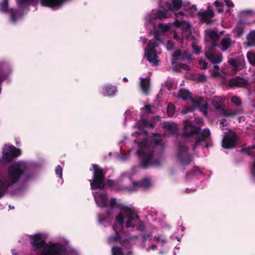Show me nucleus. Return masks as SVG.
<instances>
[{
    "label": "nucleus",
    "mask_w": 255,
    "mask_h": 255,
    "mask_svg": "<svg viewBox=\"0 0 255 255\" xmlns=\"http://www.w3.org/2000/svg\"><path fill=\"white\" fill-rule=\"evenodd\" d=\"M28 166L23 161H18L10 165L7 169V179L0 178L1 187L5 192L7 188L17 183L21 176L27 171Z\"/></svg>",
    "instance_id": "nucleus-1"
},
{
    "label": "nucleus",
    "mask_w": 255,
    "mask_h": 255,
    "mask_svg": "<svg viewBox=\"0 0 255 255\" xmlns=\"http://www.w3.org/2000/svg\"><path fill=\"white\" fill-rule=\"evenodd\" d=\"M138 146L139 149L136 151V154L140 158V167L146 169L151 165L159 166L160 164L158 159L154 158V150L148 146L147 138L139 142Z\"/></svg>",
    "instance_id": "nucleus-2"
},
{
    "label": "nucleus",
    "mask_w": 255,
    "mask_h": 255,
    "mask_svg": "<svg viewBox=\"0 0 255 255\" xmlns=\"http://www.w3.org/2000/svg\"><path fill=\"white\" fill-rule=\"evenodd\" d=\"M32 240L30 243L33 251L43 249L41 255H60L63 252V248L59 244H54L48 246L45 241L42 239L40 234H37L30 237Z\"/></svg>",
    "instance_id": "nucleus-3"
},
{
    "label": "nucleus",
    "mask_w": 255,
    "mask_h": 255,
    "mask_svg": "<svg viewBox=\"0 0 255 255\" xmlns=\"http://www.w3.org/2000/svg\"><path fill=\"white\" fill-rule=\"evenodd\" d=\"M92 167L93 177V179L90 180L91 189H104L106 187V172L97 164H93Z\"/></svg>",
    "instance_id": "nucleus-4"
},
{
    "label": "nucleus",
    "mask_w": 255,
    "mask_h": 255,
    "mask_svg": "<svg viewBox=\"0 0 255 255\" xmlns=\"http://www.w3.org/2000/svg\"><path fill=\"white\" fill-rule=\"evenodd\" d=\"M212 104L215 109L218 111L219 113L223 117L233 118L243 113V110L242 108L226 110L224 105H222L217 100L212 101Z\"/></svg>",
    "instance_id": "nucleus-5"
},
{
    "label": "nucleus",
    "mask_w": 255,
    "mask_h": 255,
    "mask_svg": "<svg viewBox=\"0 0 255 255\" xmlns=\"http://www.w3.org/2000/svg\"><path fill=\"white\" fill-rule=\"evenodd\" d=\"M183 125L181 135L184 138L190 137L192 135H195L197 137L201 132L200 127L194 125L189 120L183 121Z\"/></svg>",
    "instance_id": "nucleus-6"
},
{
    "label": "nucleus",
    "mask_w": 255,
    "mask_h": 255,
    "mask_svg": "<svg viewBox=\"0 0 255 255\" xmlns=\"http://www.w3.org/2000/svg\"><path fill=\"white\" fill-rule=\"evenodd\" d=\"M177 157L180 162L184 165L190 164L192 159V157L188 153V147L182 144H179Z\"/></svg>",
    "instance_id": "nucleus-7"
},
{
    "label": "nucleus",
    "mask_w": 255,
    "mask_h": 255,
    "mask_svg": "<svg viewBox=\"0 0 255 255\" xmlns=\"http://www.w3.org/2000/svg\"><path fill=\"white\" fill-rule=\"evenodd\" d=\"M238 136L234 132L226 134L222 139V146L225 149H231L234 147L237 142Z\"/></svg>",
    "instance_id": "nucleus-8"
},
{
    "label": "nucleus",
    "mask_w": 255,
    "mask_h": 255,
    "mask_svg": "<svg viewBox=\"0 0 255 255\" xmlns=\"http://www.w3.org/2000/svg\"><path fill=\"white\" fill-rule=\"evenodd\" d=\"M21 154L20 149L11 145L5 148L3 151V159L5 162H9L13 158L17 157Z\"/></svg>",
    "instance_id": "nucleus-9"
},
{
    "label": "nucleus",
    "mask_w": 255,
    "mask_h": 255,
    "mask_svg": "<svg viewBox=\"0 0 255 255\" xmlns=\"http://www.w3.org/2000/svg\"><path fill=\"white\" fill-rule=\"evenodd\" d=\"M210 135L211 132L208 128H205L201 131L200 135H197L195 138V143L192 147L193 150L195 151L201 142H205L207 138L209 137Z\"/></svg>",
    "instance_id": "nucleus-10"
},
{
    "label": "nucleus",
    "mask_w": 255,
    "mask_h": 255,
    "mask_svg": "<svg viewBox=\"0 0 255 255\" xmlns=\"http://www.w3.org/2000/svg\"><path fill=\"white\" fill-rule=\"evenodd\" d=\"M206 57L213 64H218L223 61V56L221 53H214L211 50H208L205 53Z\"/></svg>",
    "instance_id": "nucleus-11"
},
{
    "label": "nucleus",
    "mask_w": 255,
    "mask_h": 255,
    "mask_svg": "<svg viewBox=\"0 0 255 255\" xmlns=\"http://www.w3.org/2000/svg\"><path fill=\"white\" fill-rule=\"evenodd\" d=\"M144 55L147 60L151 63L153 66H157L158 65L159 60L157 59V51L156 50L146 49Z\"/></svg>",
    "instance_id": "nucleus-12"
},
{
    "label": "nucleus",
    "mask_w": 255,
    "mask_h": 255,
    "mask_svg": "<svg viewBox=\"0 0 255 255\" xmlns=\"http://www.w3.org/2000/svg\"><path fill=\"white\" fill-rule=\"evenodd\" d=\"M248 80L238 76L230 80L229 86L231 88L233 87H244L248 85Z\"/></svg>",
    "instance_id": "nucleus-13"
},
{
    "label": "nucleus",
    "mask_w": 255,
    "mask_h": 255,
    "mask_svg": "<svg viewBox=\"0 0 255 255\" xmlns=\"http://www.w3.org/2000/svg\"><path fill=\"white\" fill-rule=\"evenodd\" d=\"M117 207L120 208L123 212L126 214V216L130 220H135L139 218V216L134 213V211L128 207L123 206L122 204H119L117 205Z\"/></svg>",
    "instance_id": "nucleus-14"
},
{
    "label": "nucleus",
    "mask_w": 255,
    "mask_h": 255,
    "mask_svg": "<svg viewBox=\"0 0 255 255\" xmlns=\"http://www.w3.org/2000/svg\"><path fill=\"white\" fill-rule=\"evenodd\" d=\"M175 22L177 27H181L182 28V32L183 34L186 33L188 37L191 35V25L190 23H188L184 20L180 21L178 20H176Z\"/></svg>",
    "instance_id": "nucleus-15"
},
{
    "label": "nucleus",
    "mask_w": 255,
    "mask_h": 255,
    "mask_svg": "<svg viewBox=\"0 0 255 255\" xmlns=\"http://www.w3.org/2000/svg\"><path fill=\"white\" fill-rule=\"evenodd\" d=\"M97 205L101 207H107V194L106 193H100L97 195L94 196Z\"/></svg>",
    "instance_id": "nucleus-16"
},
{
    "label": "nucleus",
    "mask_w": 255,
    "mask_h": 255,
    "mask_svg": "<svg viewBox=\"0 0 255 255\" xmlns=\"http://www.w3.org/2000/svg\"><path fill=\"white\" fill-rule=\"evenodd\" d=\"M198 14L201 17L203 22L210 23L212 22V18L214 16V12L213 10L210 9L203 12H199Z\"/></svg>",
    "instance_id": "nucleus-17"
},
{
    "label": "nucleus",
    "mask_w": 255,
    "mask_h": 255,
    "mask_svg": "<svg viewBox=\"0 0 255 255\" xmlns=\"http://www.w3.org/2000/svg\"><path fill=\"white\" fill-rule=\"evenodd\" d=\"M64 2V0H40L41 5L52 8L59 6Z\"/></svg>",
    "instance_id": "nucleus-18"
},
{
    "label": "nucleus",
    "mask_w": 255,
    "mask_h": 255,
    "mask_svg": "<svg viewBox=\"0 0 255 255\" xmlns=\"http://www.w3.org/2000/svg\"><path fill=\"white\" fill-rule=\"evenodd\" d=\"M228 63L235 70H240L241 69V67L244 65V60L242 59L231 58L229 59Z\"/></svg>",
    "instance_id": "nucleus-19"
},
{
    "label": "nucleus",
    "mask_w": 255,
    "mask_h": 255,
    "mask_svg": "<svg viewBox=\"0 0 255 255\" xmlns=\"http://www.w3.org/2000/svg\"><path fill=\"white\" fill-rule=\"evenodd\" d=\"M103 89L104 90L103 95L108 97L115 95L117 90L116 87L111 85H107L104 86Z\"/></svg>",
    "instance_id": "nucleus-20"
},
{
    "label": "nucleus",
    "mask_w": 255,
    "mask_h": 255,
    "mask_svg": "<svg viewBox=\"0 0 255 255\" xmlns=\"http://www.w3.org/2000/svg\"><path fill=\"white\" fill-rule=\"evenodd\" d=\"M133 187L132 190H135L133 189L135 187H139L142 188H148L150 185V181L148 178H144L141 181H133L132 182Z\"/></svg>",
    "instance_id": "nucleus-21"
},
{
    "label": "nucleus",
    "mask_w": 255,
    "mask_h": 255,
    "mask_svg": "<svg viewBox=\"0 0 255 255\" xmlns=\"http://www.w3.org/2000/svg\"><path fill=\"white\" fill-rule=\"evenodd\" d=\"M113 229H114V230L115 231L116 234H115V235L110 236L109 238V242L110 243H116V242H119L121 245H123V244H124V241L121 240V236L120 235L119 232H118L116 230V226H115V225H114L113 226Z\"/></svg>",
    "instance_id": "nucleus-22"
},
{
    "label": "nucleus",
    "mask_w": 255,
    "mask_h": 255,
    "mask_svg": "<svg viewBox=\"0 0 255 255\" xmlns=\"http://www.w3.org/2000/svg\"><path fill=\"white\" fill-rule=\"evenodd\" d=\"M177 96L183 100H190L192 97L191 93L185 89H180L178 92Z\"/></svg>",
    "instance_id": "nucleus-23"
},
{
    "label": "nucleus",
    "mask_w": 255,
    "mask_h": 255,
    "mask_svg": "<svg viewBox=\"0 0 255 255\" xmlns=\"http://www.w3.org/2000/svg\"><path fill=\"white\" fill-rule=\"evenodd\" d=\"M136 126L139 129L143 130L145 127L153 128L154 125L153 123H150L148 121L145 119H142L137 123Z\"/></svg>",
    "instance_id": "nucleus-24"
},
{
    "label": "nucleus",
    "mask_w": 255,
    "mask_h": 255,
    "mask_svg": "<svg viewBox=\"0 0 255 255\" xmlns=\"http://www.w3.org/2000/svg\"><path fill=\"white\" fill-rule=\"evenodd\" d=\"M140 86L142 92L145 94H147L149 92L150 87V81L146 78H141L140 81Z\"/></svg>",
    "instance_id": "nucleus-25"
},
{
    "label": "nucleus",
    "mask_w": 255,
    "mask_h": 255,
    "mask_svg": "<svg viewBox=\"0 0 255 255\" xmlns=\"http://www.w3.org/2000/svg\"><path fill=\"white\" fill-rule=\"evenodd\" d=\"M163 128L165 130L168 131L169 133L172 135L175 134L178 130L176 126L169 123H164Z\"/></svg>",
    "instance_id": "nucleus-26"
},
{
    "label": "nucleus",
    "mask_w": 255,
    "mask_h": 255,
    "mask_svg": "<svg viewBox=\"0 0 255 255\" xmlns=\"http://www.w3.org/2000/svg\"><path fill=\"white\" fill-rule=\"evenodd\" d=\"M168 10L163 7H160L159 9L156 12L158 19L162 20L167 17Z\"/></svg>",
    "instance_id": "nucleus-27"
},
{
    "label": "nucleus",
    "mask_w": 255,
    "mask_h": 255,
    "mask_svg": "<svg viewBox=\"0 0 255 255\" xmlns=\"http://www.w3.org/2000/svg\"><path fill=\"white\" fill-rule=\"evenodd\" d=\"M222 46L221 50L223 51H226L231 45V40L229 38H224L221 41Z\"/></svg>",
    "instance_id": "nucleus-28"
},
{
    "label": "nucleus",
    "mask_w": 255,
    "mask_h": 255,
    "mask_svg": "<svg viewBox=\"0 0 255 255\" xmlns=\"http://www.w3.org/2000/svg\"><path fill=\"white\" fill-rule=\"evenodd\" d=\"M112 255H124L123 249L120 247H114L112 249ZM127 255H133L131 251H129L127 253Z\"/></svg>",
    "instance_id": "nucleus-29"
},
{
    "label": "nucleus",
    "mask_w": 255,
    "mask_h": 255,
    "mask_svg": "<svg viewBox=\"0 0 255 255\" xmlns=\"http://www.w3.org/2000/svg\"><path fill=\"white\" fill-rule=\"evenodd\" d=\"M247 39L248 41L249 46L255 45V30H252L247 35Z\"/></svg>",
    "instance_id": "nucleus-30"
},
{
    "label": "nucleus",
    "mask_w": 255,
    "mask_h": 255,
    "mask_svg": "<svg viewBox=\"0 0 255 255\" xmlns=\"http://www.w3.org/2000/svg\"><path fill=\"white\" fill-rule=\"evenodd\" d=\"M245 25L243 21H240L235 29V31L236 32L238 37L241 36L244 32Z\"/></svg>",
    "instance_id": "nucleus-31"
},
{
    "label": "nucleus",
    "mask_w": 255,
    "mask_h": 255,
    "mask_svg": "<svg viewBox=\"0 0 255 255\" xmlns=\"http://www.w3.org/2000/svg\"><path fill=\"white\" fill-rule=\"evenodd\" d=\"M159 44V41L157 39H151L148 42L146 49L155 50V48L158 46Z\"/></svg>",
    "instance_id": "nucleus-32"
},
{
    "label": "nucleus",
    "mask_w": 255,
    "mask_h": 255,
    "mask_svg": "<svg viewBox=\"0 0 255 255\" xmlns=\"http://www.w3.org/2000/svg\"><path fill=\"white\" fill-rule=\"evenodd\" d=\"M157 19H158V17L156 16V13H150L148 14L145 17L146 22H148L151 24H154L155 21Z\"/></svg>",
    "instance_id": "nucleus-33"
},
{
    "label": "nucleus",
    "mask_w": 255,
    "mask_h": 255,
    "mask_svg": "<svg viewBox=\"0 0 255 255\" xmlns=\"http://www.w3.org/2000/svg\"><path fill=\"white\" fill-rule=\"evenodd\" d=\"M158 27L161 32H166L171 28L172 25L171 24H163L159 23L158 25Z\"/></svg>",
    "instance_id": "nucleus-34"
},
{
    "label": "nucleus",
    "mask_w": 255,
    "mask_h": 255,
    "mask_svg": "<svg viewBox=\"0 0 255 255\" xmlns=\"http://www.w3.org/2000/svg\"><path fill=\"white\" fill-rule=\"evenodd\" d=\"M8 0H2L1 2H0V11L1 12L6 13L8 11Z\"/></svg>",
    "instance_id": "nucleus-35"
},
{
    "label": "nucleus",
    "mask_w": 255,
    "mask_h": 255,
    "mask_svg": "<svg viewBox=\"0 0 255 255\" xmlns=\"http://www.w3.org/2000/svg\"><path fill=\"white\" fill-rule=\"evenodd\" d=\"M175 111V106L169 103L167 108V114L169 117H172Z\"/></svg>",
    "instance_id": "nucleus-36"
},
{
    "label": "nucleus",
    "mask_w": 255,
    "mask_h": 255,
    "mask_svg": "<svg viewBox=\"0 0 255 255\" xmlns=\"http://www.w3.org/2000/svg\"><path fill=\"white\" fill-rule=\"evenodd\" d=\"M209 37L213 40H218L219 39V34L216 33L215 31L212 30H209L207 33Z\"/></svg>",
    "instance_id": "nucleus-37"
},
{
    "label": "nucleus",
    "mask_w": 255,
    "mask_h": 255,
    "mask_svg": "<svg viewBox=\"0 0 255 255\" xmlns=\"http://www.w3.org/2000/svg\"><path fill=\"white\" fill-rule=\"evenodd\" d=\"M248 60L250 63L253 65H255V55L253 52H248L247 55Z\"/></svg>",
    "instance_id": "nucleus-38"
},
{
    "label": "nucleus",
    "mask_w": 255,
    "mask_h": 255,
    "mask_svg": "<svg viewBox=\"0 0 255 255\" xmlns=\"http://www.w3.org/2000/svg\"><path fill=\"white\" fill-rule=\"evenodd\" d=\"M190 100L192 103L195 105L196 107L200 108L201 107V102L203 101L202 97H199L198 99H195L191 97Z\"/></svg>",
    "instance_id": "nucleus-39"
},
{
    "label": "nucleus",
    "mask_w": 255,
    "mask_h": 255,
    "mask_svg": "<svg viewBox=\"0 0 255 255\" xmlns=\"http://www.w3.org/2000/svg\"><path fill=\"white\" fill-rule=\"evenodd\" d=\"M200 173V171L198 168L195 167L191 171L187 172L186 173V176L187 178H188L192 175H197Z\"/></svg>",
    "instance_id": "nucleus-40"
},
{
    "label": "nucleus",
    "mask_w": 255,
    "mask_h": 255,
    "mask_svg": "<svg viewBox=\"0 0 255 255\" xmlns=\"http://www.w3.org/2000/svg\"><path fill=\"white\" fill-rule=\"evenodd\" d=\"M231 102L237 106H240L242 104L241 99L237 96H234L232 97Z\"/></svg>",
    "instance_id": "nucleus-41"
},
{
    "label": "nucleus",
    "mask_w": 255,
    "mask_h": 255,
    "mask_svg": "<svg viewBox=\"0 0 255 255\" xmlns=\"http://www.w3.org/2000/svg\"><path fill=\"white\" fill-rule=\"evenodd\" d=\"M173 7L176 10L179 9L182 5V0H172Z\"/></svg>",
    "instance_id": "nucleus-42"
},
{
    "label": "nucleus",
    "mask_w": 255,
    "mask_h": 255,
    "mask_svg": "<svg viewBox=\"0 0 255 255\" xmlns=\"http://www.w3.org/2000/svg\"><path fill=\"white\" fill-rule=\"evenodd\" d=\"M255 148V145H253L251 146H249L243 150L245 151L247 154H248L249 155L251 156H254L255 155V154L254 152L252 151V149Z\"/></svg>",
    "instance_id": "nucleus-43"
},
{
    "label": "nucleus",
    "mask_w": 255,
    "mask_h": 255,
    "mask_svg": "<svg viewBox=\"0 0 255 255\" xmlns=\"http://www.w3.org/2000/svg\"><path fill=\"white\" fill-rule=\"evenodd\" d=\"M181 56V51L180 50H176L174 51L173 54V58H172V64L174 63L175 61L178 60L179 57Z\"/></svg>",
    "instance_id": "nucleus-44"
},
{
    "label": "nucleus",
    "mask_w": 255,
    "mask_h": 255,
    "mask_svg": "<svg viewBox=\"0 0 255 255\" xmlns=\"http://www.w3.org/2000/svg\"><path fill=\"white\" fill-rule=\"evenodd\" d=\"M116 222L121 226H123L124 223V218L122 214H119L116 218Z\"/></svg>",
    "instance_id": "nucleus-45"
},
{
    "label": "nucleus",
    "mask_w": 255,
    "mask_h": 255,
    "mask_svg": "<svg viewBox=\"0 0 255 255\" xmlns=\"http://www.w3.org/2000/svg\"><path fill=\"white\" fill-rule=\"evenodd\" d=\"M196 80L199 82L204 83L206 81V77L203 74H198L196 78Z\"/></svg>",
    "instance_id": "nucleus-46"
},
{
    "label": "nucleus",
    "mask_w": 255,
    "mask_h": 255,
    "mask_svg": "<svg viewBox=\"0 0 255 255\" xmlns=\"http://www.w3.org/2000/svg\"><path fill=\"white\" fill-rule=\"evenodd\" d=\"M198 65L201 69H206L208 68V63L204 60H199L198 61Z\"/></svg>",
    "instance_id": "nucleus-47"
},
{
    "label": "nucleus",
    "mask_w": 255,
    "mask_h": 255,
    "mask_svg": "<svg viewBox=\"0 0 255 255\" xmlns=\"http://www.w3.org/2000/svg\"><path fill=\"white\" fill-rule=\"evenodd\" d=\"M56 174L58 175V177L62 178V168L59 165H57L55 168Z\"/></svg>",
    "instance_id": "nucleus-48"
},
{
    "label": "nucleus",
    "mask_w": 255,
    "mask_h": 255,
    "mask_svg": "<svg viewBox=\"0 0 255 255\" xmlns=\"http://www.w3.org/2000/svg\"><path fill=\"white\" fill-rule=\"evenodd\" d=\"M192 48L194 51V53L196 55H199L201 52V48L199 46L196 45L195 43H192Z\"/></svg>",
    "instance_id": "nucleus-49"
},
{
    "label": "nucleus",
    "mask_w": 255,
    "mask_h": 255,
    "mask_svg": "<svg viewBox=\"0 0 255 255\" xmlns=\"http://www.w3.org/2000/svg\"><path fill=\"white\" fill-rule=\"evenodd\" d=\"M154 238L155 239V240L156 241L160 242L162 246H163L165 243H167V240L164 238H161L160 236H159V237L155 236L154 237Z\"/></svg>",
    "instance_id": "nucleus-50"
},
{
    "label": "nucleus",
    "mask_w": 255,
    "mask_h": 255,
    "mask_svg": "<svg viewBox=\"0 0 255 255\" xmlns=\"http://www.w3.org/2000/svg\"><path fill=\"white\" fill-rule=\"evenodd\" d=\"M117 205V199L114 198L111 199L109 202V207L111 209H113Z\"/></svg>",
    "instance_id": "nucleus-51"
},
{
    "label": "nucleus",
    "mask_w": 255,
    "mask_h": 255,
    "mask_svg": "<svg viewBox=\"0 0 255 255\" xmlns=\"http://www.w3.org/2000/svg\"><path fill=\"white\" fill-rule=\"evenodd\" d=\"M152 236V235L151 233L147 235L144 234L142 235V242L145 243L147 240H150L151 239Z\"/></svg>",
    "instance_id": "nucleus-52"
},
{
    "label": "nucleus",
    "mask_w": 255,
    "mask_h": 255,
    "mask_svg": "<svg viewBox=\"0 0 255 255\" xmlns=\"http://www.w3.org/2000/svg\"><path fill=\"white\" fill-rule=\"evenodd\" d=\"M179 67L180 68H181L187 71H189L191 70V67L189 65L184 63H180L179 65Z\"/></svg>",
    "instance_id": "nucleus-53"
},
{
    "label": "nucleus",
    "mask_w": 255,
    "mask_h": 255,
    "mask_svg": "<svg viewBox=\"0 0 255 255\" xmlns=\"http://www.w3.org/2000/svg\"><path fill=\"white\" fill-rule=\"evenodd\" d=\"M136 229L138 231H143L145 229V227L144 224L142 222H140L136 227Z\"/></svg>",
    "instance_id": "nucleus-54"
},
{
    "label": "nucleus",
    "mask_w": 255,
    "mask_h": 255,
    "mask_svg": "<svg viewBox=\"0 0 255 255\" xmlns=\"http://www.w3.org/2000/svg\"><path fill=\"white\" fill-rule=\"evenodd\" d=\"M151 107L150 105H146L144 106L143 108H141V109L142 110H146L148 114H151L152 113V112H151Z\"/></svg>",
    "instance_id": "nucleus-55"
},
{
    "label": "nucleus",
    "mask_w": 255,
    "mask_h": 255,
    "mask_svg": "<svg viewBox=\"0 0 255 255\" xmlns=\"http://www.w3.org/2000/svg\"><path fill=\"white\" fill-rule=\"evenodd\" d=\"M251 174L254 179L255 180V159L251 168Z\"/></svg>",
    "instance_id": "nucleus-56"
},
{
    "label": "nucleus",
    "mask_w": 255,
    "mask_h": 255,
    "mask_svg": "<svg viewBox=\"0 0 255 255\" xmlns=\"http://www.w3.org/2000/svg\"><path fill=\"white\" fill-rule=\"evenodd\" d=\"M174 47V43L170 40H168L167 43V49L168 50L172 49Z\"/></svg>",
    "instance_id": "nucleus-57"
},
{
    "label": "nucleus",
    "mask_w": 255,
    "mask_h": 255,
    "mask_svg": "<svg viewBox=\"0 0 255 255\" xmlns=\"http://www.w3.org/2000/svg\"><path fill=\"white\" fill-rule=\"evenodd\" d=\"M217 40H215V41L212 40V42L211 43V45L208 50L212 49V52H213V50H214L215 47L217 46Z\"/></svg>",
    "instance_id": "nucleus-58"
},
{
    "label": "nucleus",
    "mask_w": 255,
    "mask_h": 255,
    "mask_svg": "<svg viewBox=\"0 0 255 255\" xmlns=\"http://www.w3.org/2000/svg\"><path fill=\"white\" fill-rule=\"evenodd\" d=\"M226 4L229 7H233L234 6V4L232 1L230 0H224Z\"/></svg>",
    "instance_id": "nucleus-59"
},
{
    "label": "nucleus",
    "mask_w": 255,
    "mask_h": 255,
    "mask_svg": "<svg viewBox=\"0 0 255 255\" xmlns=\"http://www.w3.org/2000/svg\"><path fill=\"white\" fill-rule=\"evenodd\" d=\"M133 220H130L129 219H128V220L126 222V226L127 228H129L130 227H134V225H132L131 224V221H132Z\"/></svg>",
    "instance_id": "nucleus-60"
},
{
    "label": "nucleus",
    "mask_w": 255,
    "mask_h": 255,
    "mask_svg": "<svg viewBox=\"0 0 255 255\" xmlns=\"http://www.w3.org/2000/svg\"><path fill=\"white\" fill-rule=\"evenodd\" d=\"M173 38L174 39L178 40L179 43H182L183 40V37H182V38H180L179 36L176 33L173 35Z\"/></svg>",
    "instance_id": "nucleus-61"
},
{
    "label": "nucleus",
    "mask_w": 255,
    "mask_h": 255,
    "mask_svg": "<svg viewBox=\"0 0 255 255\" xmlns=\"http://www.w3.org/2000/svg\"><path fill=\"white\" fill-rule=\"evenodd\" d=\"M212 76L214 77H221V75L219 72V71L217 70H214L212 73Z\"/></svg>",
    "instance_id": "nucleus-62"
},
{
    "label": "nucleus",
    "mask_w": 255,
    "mask_h": 255,
    "mask_svg": "<svg viewBox=\"0 0 255 255\" xmlns=\"http://www.w3.org/2000/svg\"><path fill=\"white\" fill-rule=\"evenodd\" d=\"M214 5H215V6L218 7H222L223 6V3L222 2H220L218 0H216L214 2Z\"/></svg>",
    "instance_id": "nucleus-63"
},
{
    "label": "nucleus",
    "mask_w": 255,
    "mask_h": 255,
    "mask_svg": "<svg viewBox=\"0 0 255 255\" xmlns=\"http://www.w3.org/2000/svg\"><path fill=\"white\" fill-rule=\"evenodd\" d=\"M162 142V140L161 138L156 139L154 140V144L155 145H160Z\"/></svg>",
    "instance_id": "nucleus-64"
}]
</instances>
